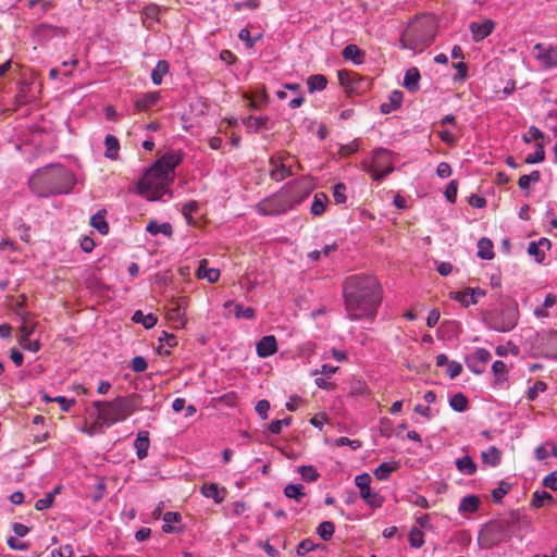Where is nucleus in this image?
Listing matches in <instances>:
<instances>
[{"instance_id":"nucleus-3","label":"nucleus","mask_w":557,"mask_h":557,"mask_svg":"<svg viewBox=\"0 0 557 557\" xmlns=\"http://www.w3.org/2000/svg\"><path fill=\"white\" fill-rule=\"evenodd\" d=\"M75 184V174L59 163L36 170L28 180L29 189L40 198L70 194Z\"/></svg>"},{"instance_id":"nucleus-62","label":"nucleus","mask_w":557,"mask_h":557,"mask_svg":"<svg viewBox=\"0 0 557 557\" xmlns=\"http://www.w3.org/2000/svg\"><path fill=\"white\" fill-rule=\"evenodd\" d=\"M148 368L146 359L141 356H136L132 360V370L134 372H144Z\"/></svg>"},{"instance_id":"nucleus-36","label":"nucleus","mask_w":557,"mask_h":557,"mask_svg":"<svg viewBox=\"0 0 557 557\" xmlns=\"http://www.w3.org/2000/svg\"><path fill=\"white\" fill-rule=\"evenodd\" d=\"M308 90L310 92H314L317 90L325 89L327 85V79L322 74L310 75L307 79Z\"/></svg>"},{"instance_id":"nucleus-46","label":"nucleus","mask_w":557,"mask_h":557,"mask_svg":"<svg viewBox=\"0 0 557 557\" xmlns=\"http://www.w3.org/2000/svg\"><path fill=\"white\" fill-rule=\"evenodd\" d=\"M346 185L344 183H337L333 187V198L335 203L343 205L346 202Z\"/></svg>"},{"instance_id":"nucleus-7","label":"nucleus","mask_w":557,"mask_h":557,"mask_svg":"<svg viewBox=\"0 0 557 557\" xmlns=\"http://www.w3.org/2000/svg\"><path fill=\"white\" fill-rule=\"evenodd\" d=\"M511 539L510 532L497 520L487 522L479 533V543L483 548H492Z\"/></svg>"},{"instance_id":"nucleus-54","label":"nucleus","mask_w":557,"mask_h":557,"mask_svg":"<svg viewBox=\"0 0 557 557\" xmlns=\"http://www.w3.org/2000/svg\"><path fill=\"white\" fill-rule=\"evenodd\" d=\"M106 144V157L115 160L120 150V141H104Z\"/></svg>"},{"instance_id":"nucleus-56","label":"nucleus","mask_w":557,"mask_h":557,"mask_svg":"<svg viewBox=\"0 0 557 557\" xmlns=\"http://www.w3.org/2000/svg\"><path fill=\"white\" fill-rule=\"evenodd\" d=\"M314 548H315V544L311 540L306 539V540H302L298 544L296 553L298 556H305L306 554L313 550Z\"/></svg>"},{"instance_id":"nucleus-49","label":"nucleus","mask_w":557,"mask_h":557,"mask_svg":"<svg viewBox=\"0 0 557 557\" xmlns=\"http://www.w3.org/2000/svg\"><path fill=\"white\" fill-rule=\"evenodd\" d=\"M198 210V203L194 200L185 203L182 208L183 215L187 220L188 224H195L191 214Z\"/></svg>"},{"instance_id":"nucleus-20","label":"nucleus","mask_w":557,"mask_h":557,"mask_svg":"<svg viewBox=\"0 0 557 557\" xmlns=\"http://www.w3.org/2000/svg\"><path fill=\"white\" fill-rule=\"evenodd\" d=\"M523 515L518 509L510 510L505 517L498 519L512 535L516 530H519V524Z\"/></svg>"},{"instance_id":"nucleus-28","label":"nucleus","mask_w":557,"mask_h":557,"mask_svg":"<svg viewBox=\"0 0 557 557\" xmlns=\"http://www.w3.org/2000/svg\"><path fill=\"white\" fill-rule=\"evenodd\" d=\"M478 257L482 260H491L494 258L493 243L486 237H482L478 242Z\"/></svg>"},{"instance_id":"nucleus-37","label":"nucleus","mask_w":557,"mask_h":557,"mask_svg":"<svg viewBox=\"0 0 557 557\" xmlns=\"http://www.w3.org/2000/svg\"><path fill=\"white\" fill-rule=\"evenodd\" d=\"M397 469V462H383L374 470V475L377 480H387L391 473L396 471Z\"/></svg>"},{"instance_id":"nucleus-30","label":"nucleus","mask_w":557,"mask_h":557,"mask_svg":"<svg viewBox=\"0 0 557 557\" xmlns=\"http://www.w3.org/2000/svg\"><path fill=\"white\" fill-rule=\"evenodd\" d=\"M554 503V497L546 491H535L531 499V506L533 508H541L545 506V504L553 505Z\"/></svg>"},{"instance_id":"nucleus-6","label":"nucleus","mask_w":557,"mask_h":557,"mask_svg":"<svg viewBox=\"0 0 557 557\" xmlns=\"http://www.w3.org/2000/svg\"><path fill=\"white\" fill-rule=\"evenodd\" d=\"M301 182H289L278 193L263 199L257 205V211L261 215H276L287 212L299 205V198L290 193L298 188Z\"/></svg>"},{"instance_id":"nucleus-59","label":"nucleus","mask_w":557,"mask_h":557,"mask_svg":"<svg viewBox=\"0 0 557 557\" xmlns=\"http://www.w3.org/2000/svg\"><path fill=\"white\" fill-rule=\"evenodd\" d=\"M335 445L337 447H342V446H350L354 450L358 449L361 447V442L359 440H349L348 437L346 436H342V437H338L335 440Z\"/></svg>"},{"instance_id":"nucleus-58","label":"nucleus","mask_w":557,"mask_h":557,"mask_svg":"<svg viewBox=\"0 0 557 557\" xmlns=\"http://www.w3.org/2000/svg\"><path fill=\"white\" fill-rule=\"evenodd\" d=\"M457 190H458L457 181H455V180L450 181V183L447 185L446 190H445V197L450 203L456 202Z\"/></svg>"},{"instance_id":"nucleus-27","label":"nucleus","mask_w":557,"mask_h":557,"mask_svg":"<svg viewBox=\"0 0 557 557\" xmlns=\"http://www.w3.org/2000/svg\"><path fill=\"white\" fill-rule=\"evenodd\" d=\"M455 465L458 471L466 475L474 474L478 469L476 463L469 455L458 458Z\"/></svg>"},{"instance_id":"nucleus-15","label":"nucleus","mask_w":557,"mask_h":557,"mask_svg":"<svg viewBox=\"0 0 557 557\" xmlns=\"http://www.w3.org/2000/svg\"><path fill=\"white\" fill-rule=\"evenodd\" d=\"M160 100V91H150L137 97L134 106L138 111H147L154 107Z\"/></svg>"},{"instance_id":"nucleus-64","label":"nucleus","mask_w":557,"mask_h":557,"mask_svg":"<svg viewBox=\"0 0 557 557\" xmlns=\"http://www.w3.org/2000/svg\"><path fill=\"white\" fill-rule=\"evenodd\" d=\"M52 557H72L73 548L71 545L61 546L59 549H55L51 553Z\"/></svg>"},{"instance_id":"nucleus-34","label":"nucleus","mask_w":557,"mask_h":557,"mask_svg":"<svg viewBox=\"0 0 557 557\" xmlns=\"http://www.w3.org/2000/svg\"><path fill=\"white\" fill-rule=\"evenodd\" d=\"M294 182H301L302 184L296 188L293 193H290L295 198H299V203L309 196L312 189V183L308 177H301L299 180H295Z\"/></svg>"},{"instance_id":"nucleus-16","label":"nucleus","mask_w":557,"mask_h":557,"mask_svg":"<svg viewBox=\"0 0 557 557\" xmlns=\"http://www.w3.org/2000/svg\"><path fill=\"white\" fill-rule=\"evenodd\" d=\"M243 124L247 128L248 134L259 133L262 129H269V119L267 116L249 115L243 119Z\"/></svg>"},{"instance_id":"nucleus-50","label":"nucleus","mask_w":557,"mask_h":557,"mask_svg":"<svg viewBox=\"0 0 557 557\" xmlns=\"http://www.w3.org/2000/svg\"><path fill=\"white\" fill-rule=\"evenodd\" d=\"M528 253L535 258L537 263L543 262L545 259V252L543 249L536 244V242H531L528 247Z\"/></svg>"},{"instance_id":"nucleus-47","label":"nucleus","mask_w":557,"mask_h":557,"mask_svg":"<svg viewBox=\"0 0 557 557\" xmlns=\"http://www.w3.org/2000/svg\"><path fill=\"white\" fill-rule=\"evenodd\" d=\"M234 314L237 319H240V318L253 319L256 315V310L251 307L244 308L242 305L236 304Z\"/></svg>"},{"instance_id":"nucleus-39","label":"nucleus","mask_w":557,"mask_h":557,"mask_svg":"<svg viewBox=\"0 0 557 557\" xmlns=\"http://www.w3.org/2000/svg\"><path fill=\"white\" fill-rule=\"evenodd\" d=\"M90 224L100 233L108 234L109 224L106 221L104 214L101 211H98L96 214L91 216Z\"/></svg>"},{"instance_id":"nucleus-38","label":"nucleus","mask_w":557,"mask_h":557,"mask_svg":"<svg viewBox=\"0 0 557 557\" xmlns=\"http://www.w3.org/2000/svg\"><path fill=\"white\" fill-rule=\"evenodd\" d=\"M468 405H469V400L468 398L466 397L465 394L462 393H457L455 394L450 400H449V406L457 412H463L467 410L468 408Z\"/></svg>"},{"instance_id":"nucleus-26","label":"nucleus","mask_w":557,"mask_h":557,"mask_svg":"<svg viewBox=\"0 0 557 557\" xmlns=\"http://www.w3.org/2000/svg\"><path fill=\"white\" fill-rule=\"evenodd\" d=\"M420 72L417 67H410L406 71L404 86L411 92L419 89Z\"/></svg>"},{"instance_id":"nucleus-55","label":"nucleus","mask_w":557,"mask_h":557,"mask_svg":"<svg viewBox=\"0 0 557 557\" xmlns=\"http://www.w3.org/2000/svg\"><path fill=\"white\" fill-rule=\"evenodd\" d=\"M492 371L497 380H506V364L502 360H496L492 364Z\"/></svg>"},{"instance_id":"nucleus-25","label":"nucleus","mask_w":557,"mask_h":557,"mask_svg":"<svg viewBox=\"0 0 557 557\" xmlns=\"http://www.w3.org/2000/svg\"><path fill=\"white\" fill-rule=\"evenodd\" d=\"M197 275L200 278H207L210 283H214L220 277V271L218 269L208 268V260L202 259L197 270Z\"/></svg>"},{"instance_id":"nucleus-40","label":"nucleus","mask_w":557,"mask_h":557,"mask_svg":"<svg viewBox=\"0 0 557 557\" xmlns=\"http://www.w3.org/2000/svg\"><path fill=\"white\" fill-rule=\"evenodd\" d=\"M335 532V524L332 521H323L317 529L318 535L323 541H330Z\"/></svg>"},{"instance_id":"nucleus-42","label":"nucleus","mask_w":557,"mask_h":557,"mask_svg":"<svg viewBox=\"0 0 557 557\" xmlns=\"http://www.w3.org/2000/svg\"><path fill=\"white\" fill-rule=\"evenodd\" d=\"M511 490V484L505 481H500L498 486L492 491L493 500L496 504L502 503L504 496Z\"/></svg>"},{"instance_id":"nucleus-52","label":"nucleus","mask_w":557,"mask_h":557,"mask_svg":"<svg viewBox=\"0 0 557 557\" xmlns=\"http://www.w3.org/2000/svg\"><path fill=\"white\" fill-rule=\"evenodd\" d=\"M547 385L543 381H536L533 386L528 389L527 397L529 400H534L540 392L546 391Z\"/></svg>"},{"instance_id":"nucleus-41","label":"nucleus","mask_w":557,"mask_h":557,"mask_svg":"<svg viewBox=\"0 0 557 557\" xmlns=\"http://www.w3.org/2000/svg\"><path fill=\"white\" fill-rule=\"evenodd\" d=\"M284 495L288 498H294L297 502H300L302 497H305L304 485L302 484H288L284 488Z\"/></svg>"},{"instance_id":"nucleus-60","label":"nucleus","mask_w":557,"mask_h":557,"mask_svg":"<svg viewBox=\"0 0 557 557\" xmlns=\"http://www.w3.org/2000/svg\"><path fill=\"white\" fill-rule=\"evenodd\" d=\"M159 343H160V345L168 346V347L172 348L177 345V339H176L175 335L163 331L161 333V335L159 336Z\"/></svg>"},{"instance_id":"nucleus-57","label":"nucleus","mask_w":557,"mask_h":557,"mask_svg":"<svg viewBox=\"0 0 557 557\" xmlns=\"http://www.w3.org/2000/svg\"><path fill=\"white\" fill-rule=\"evenodd\" d=\"M54 500V493H48L44 498L38 499L35 503V508L39 511L48 509L51 507Z\"/></svg>"},{"instance_id":"nucleus-22","label":"nucleus","mask_w":557,"mask_h":557,"mask_svg":"<svg viewBox=\"0 0 557 557\" xmlns=\"http://www.w3.org/2000/svg\"><path fill=\"white\" fill-rule=\"evenodd\" d=\"M342 55L346 60L352 61L355 64H361L364 61V52L355 44L347 45L343 51Z\"/></svg>"},{"instance_id":"nucleus-32","label":"nucleus","mask_w":557,"mask_h":557,"mask_svg":"<svg viewBox=\"0 0 557 557\" xmlns=\"http://www.w3.org/2000/svg\"><path fill=\"white\" fill-rule=\"evenodd\" d=\"M132 320L135 323L143 324V326L147 330L153 327L158 322V318L154 314H152V313L145 314L141 310L135 311Z\"/></svg>"},{"instance_id":"nucleus-1","label":"nucleus","mask_w":557,"mask_h":557,"mask_svg":"<svg viewBox=\"0 0 557 557\" xmlns=\"http://www.w3.org/2000/svg\"><path fill=\"white\" fill-rule=\"evenodd\" d=\"M343 296L345 310L350 320L375 319L382 301V289L374 276L357 274L346 277L343 283Z\"/></svg>"},{"instance_id":"nucleus-5","label":"nucleus","mask_w":557,"mask_h":557,"mask_svg":"<svg viewBox=\"0 0 557 557\" xmlns=\"http://www.w3.org/2000/svg\"><path fill=\"white\" fill-rule=\"evenodd\" d=\"M519 318V307L513 299L505 300L498 309L488 310L483 313V321L487 327L500 333L513 330L518 324Z\"/></svg>"},{"instance_id":"nucleus-13","label":"nucleus","mask_w":557,"mask_h":557,"mask_svg":"<svg viewBox=\"0 0 557 557\" xmlns=\"http://www.w3.org/2000/svg\"><path fill=\"white\" fill-rule=\"evenodd\" d=\"M200 492L205 497L212 498L215 504H221L227 495V490L225 487H220L213 482L205 483L200 487Z\"/></svg>"},{"instance_id":"nucleus-51","label":"nucleus","mask_w":557,"mask_h":557,"mask_svg":"<svg viewBox=\"0 0 557 557\" xmlns=\"http://www.w3.org/2000/svg\"><path fill=\"white\" fill-rule=\"evenodd\" d=\"M18 343L25 350L37 352L40 349V342L38 339L32 341L30 337L20 338Z\"/></svg>"},{"instance_id":"nucleus-14","label":"nucleus","mask_w":557,"mask_h":557,"mask_svg":"<svg viewBox=\"0 0 557 557\" xmlns=\"http://www.w3.org/2000/svg\"><path fill=\"white\" fill-rule=\"evenodd\" d=\"M276 351L277 342L274 335H265L257 344V354L261 358L271 357Z\"/></svg>"},{"instance_id":"nucleus-18","label":"nucleus","mask_w":557,"mask_h":557,"mask_svg":"<svg viewBox=\"0 0 557 557\" xmlns=\"http://www.w3.org/2000/svg\"><path fill=\"white\" fill-rule=\"evenodd\" d=\"M404 94L400 90H393L388 96V101L380 106V111L383 114H389L401 107Z\"/></svg>"},{"instance_id":"nucleus-33","label":"nucleus","mask_w":557,"mask_h":557,"mask_svg":"<svg viewBox=\"0 0 557 557\" xmlns=\"http://www.w3.org/2000/svg\"><path fill=\"white\" fill-rule=\"evenodd\" d=\"M327 201L329 198L324 193H317L313 197L310 212L317 216L322 215L325 212Z\"/></svg>"},{"instance_id":"nucleus-35","label":"nucleus","mask_w":557,"mask_h":557,"mask_svg":"<svg viewBox=\"0 0 557 557\" xmlns=\"http://www.w3.org/2000/svg\"><path fill=\"white\" fill-rule=\"evenodd\" d=\"M170 64L165 60H160L151 72V79L154 85L162 83L163 76L169 73Z\"/></svg>"},{"instance_id":"nucleus-61","label":"nucleus","mask_w":557,"mask_h":557,"mask_svg":"<svg viewBox=\"0 0 557 557\" xmlns=\"http://www.w3.org/2000/svg\"><path fill=\"white\" fill-rule=\"evenodd\" d=\"M53 401L60 405V408L63 412H69L76 403L74 398L67 399L64 396L53 397Z\"/></svg>"},{"instance_id":"nucleus-4","label":"nucleus","mask_w":557,"mask_h":557,"mask_svg":"<svg viewBox=\"0 0 557 557\" xmlns=\"http://www.w3.org/2000/svg\"><path fill=\"white\" fill-rule=\"evenodd\" d=\"M139 405L140 396L138 394L119 396L111 401L96 400L92 403L96 410V421L92 428L111 426L124 421L138 409Z\"/></svg>"},{"instance_id":"nucleus-21","label":"nucleus","mask_w":557,"mask_h":557,"mask_svg":"<svg viewBox=\"0 0 557 557\" xmlns=\"http://www.w3.org/2000/svg\"><path fill=\"white\" fill-rule=\"evenodd\" d=\"M450 298L460 302L463 307L475 305L478 299H474L473 288L467 287L463 290L451 292Z\"/></svg>"},{"instance_id":"nucleus-24","label":"nucleus","mask_w":557,"mask_h":557,"mask_svg":"<svg viewBox=\"0 0 557 557\" xmlns=\"http://www.w3.org/2000/svg\"><path fill=\"white\" fill-rule=\"evenodd\" d=\"M146 231L152 236L163 234L166 237H171L173 235V227L169 222L159 224L157 221L152 220L147 224Z\"/></svg>"},{"instance_id":"nucleus-43","label":"nucleus","mask_w":557,"mask_h":557,"mask_svg":"<svg viewBox=\"0 0 557 557\" xmlns=\"http://www.w3.org/2000/svg\"><path fill=\"white\" fill-rule=\"evenodd\" d=\"M409 543L412 547H421L424 543V533L420 529L413 527L409 532Z\"/></svg>"},{"instance_id":"nucleus-53","label":"nucleus","mask_w":557,"mask_h":557,"mask_svg":"<svg viewBox=\"0 0 557 557\" xmlns=\"http://www.w3.org/2000/svg\"><path fill=\"white\" fill-rule=\"evenodd\" d=\"M468 356L482 364L487 363L492 358L491 352L485 348H478L472 355Z\"/></svg>"},{"instance_id":"nucleus-45","label":"nucleus","mask_w":557,"mask_h":557,"mask_svg":"<svg viewBox=\"0 0 557 557\" xmlns=\"http://www.w3.org/2000/svg\"><path fill=\"white\" fill-rule=\"evenodd\" d=\"M544 159H545L544 146L542 145L541 141H539L534 153L528 154L524 162L528 164H532V163L541 162Z\"/></svg>"},{"instance_id":"nucleus-12","label":"nucleus","mask_w":557,"mask_h":557,"mask_svg":"<svg viewBox=\"0 0 557 557\" xmlns=\"http://www.w3.org/2000/svg\"><path fill=\"white\" fill-rule=\"evenodd\" d=\"M533 55L546 69L557 66V52L553 48H545L543 44H536L533 47Z\"/></svg>"},{"instance_id":"nucleus-19","label":"nucleus","mask_w":557,"mask_h":557,"mask_svg":"<svg viewBox=\"0 0 557 557\" xmlns=\"http://www.w3.org/2000/svg\"><path fill=\"white\" fill-rule=\"evenodd\" d=\"M493 29L494 23L491 20H486L484 23L472 22L470 24V30L475 41H480L486 38L488 35H491Z\"/></svg>"},{"instance_id":"nucleus-10","label":"nucleus","mask_w":557,"mask_h":557,"mask_svg":"<svg viewBox=\"0 0 557 557\" xmlns=\"http://www.w3.org/2000/svg\"><path fill=\"white\" fill-rule=\"evenodd\" d=\"M294 162V158L288 154H278L275 158H271V164L273 166L270 171L271 178L278 182L293 175L292 166Z\"/></svg>"},{"instance_id":"nucleus-63","label":"nucleus","mask_w":557,"mask_h":557,"mask_svg":"<svg viewBox=\"0 0 557 557\" xmlns=\"http://www.w3.org/2000/svg\"><path fill=\"white\" fill-rule=\"evenodd\" d=\"M543 486L557 491V470L546 475L543 480Z\"/></svg>"},{"instance_id":"nucleus-11","label":"nucleus","mask_w":557,"mask_h":557,"mask_svg":"<svg viewBox=\"0 0 557 557\" xmlns=\"http://www.w3.org/2000/svg\"><path fill=\"white\" fill-rule=\"evenodd\" d=\"M188 301L186 297H180L172 299L168 308V319L178 324L180 327H184L186 323V308Z\"/></svg>"},{"instance_id":"nucleus-31","label":"nucleus","mask_w":557,"mask_h":557,"mask_svg":"<svg viewBox=\"0 0 557 557\" xmlns=\"http://www.w3.org/2000/svg\"><path fill=\"white\" fill-rule=\"evenodd\" d=\"M339 84L346 88H348L350 91L358 90L359 86H355V79L357 78V73L341 70L337 72Z\"/></svg>"},{"instance_id":"nucleus-9","label":"nucleus","mask_w":557,"mask_h":557,"mask_svg":"<svg viewBox=\"0 0 557 557\" xmlns=\"http://www.w3.org/2000/svg\"><path fill=\"white\" fill-rule=\"evenodd\" d=\"M373 180L379 181L392 173L394 168L392 164L391 151L388 149L379 148L374 150L372 159Z\"/></svg>"},{"instance_id":"nucleus-48","label":"nucleus","mask_w":557,"mask_h":557,"mask_svg":"<svg viewBox=\"0 0 557 557\" xmlns=\"http://www.w3.org/2000/svg\"><path fill=\"white\" fill-rule=\"evenodd\" d=\"M359 149L358 141H349L346 145H337V153L341 157H348Z\"/></svg>"},{"instance_id":"nucleus-2","label":"nucleus","mask_w":557,"mask_h":557,"mask_svg":"<svg viewBox=\"0 0 557 557\" xmlns=\"http://www.w3.org/2000/svg\"><path fill=\"white\" fill-rule=\"evenodd\" d=\"M182 160L183 156L178 151L164 153L139 180V194L148 200L161 199L170 191L169 186L174 181V169Z\"/></svg>"},{"instance_id":"nucleus-44","label":"nucleus","mask_w":557,"mask_h":557,"mask_svg":"<svg viewBox=\"0 0 557 557\" xmlns=\"http://www.w3.org/2000/svg\"><path fill=\"white\" fill-rule=\"evenodd\" d=\"M298 472L301 479L307 482H313L319 478V473L313 466H300Z\"/></svg>"},{"instance_id":"nucleus-8","label":"nucleus","mask_w":557,"mask_h":557,"mask_svg":"<svg viewBox=\"0 0 557 557\" xmlns=\"http://www.w3.org/2000/svg\"><path fill=\"white\" fill-rule=\"evenodd\" d=\"M355 483L360 490V497L372 508H380L383 505L384 497L377 492L371 491V476L363 472L355 478Z\"/></svg>"},{"instance_id":"nucleus-23","label":"nucleus","mask_w":557,"mask_h":557,"mask_svg":"<svg viewBox=\"0 0 557 557\" xmlns=\"http://www.w3.org/2000/svg\"><path fill=\"white\" fill-rule=\"evenodd\" d=\"M481 459L485 466L497 467L502 461V451L496 446H490L481 453Z\"/></svg>"},{"instance_id":"nucleus-17","label":"nucleus","mask_w":557,"mask_h":557,"mask_svg":"<svg viewBox=\"0 0 557 557\" xmlns=\"http://www.w3.org/2000/svg\"><path fill=\"white\" fill-rule=\"evenodd\" d=\"M134 447L136 449V456L139 460H143L148 456V449L150 447L148 431H139L137 433L136 440L134 441Z\"/></svg>"},{"instance_id":"nucleus-29","label":"nucleus","mask_w":557,"mask_h":557,"mask_svg":"<svg viewBox=\"0 0 557 557\" xmlns=\"http://www.w3.org/2000/svg\"><path fill=\"white\" fill-rule=\"evenodd\" d=\"M480 507V498L475 495L465 496L459 504L458 510L460 512H475Z\"/></svg>"}]
</instances>
